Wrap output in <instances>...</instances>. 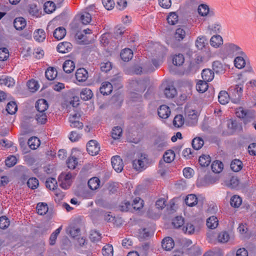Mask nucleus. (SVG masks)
Listing matches in <instances>:
<instances>
[{
  "mask_svg": "<svg viewBox=\"0 0 256 256\" xmlns=\"http://www.w3.org/2000/svg\"><path fill=\"white\" fill-rule=\"evenodd\" d=\"M231 101L238 104L240 101L243 92V86L242 84L231 86L228 89Z\"/></svg>",
  "mask_w": 256,
  "mask_h": 256,
  "instance_id": "nucleus-1",
  "label": "nucleus"
},
{
  "mask_svg": "<svg viewBox=\"0 0 256 256\" xmlns=\"http://www.w3.org/2000/svg\"><path fill=\"white\" fill-rule=\"evenodd\" d=\"M235 113L236 116L244 119V122L245 124L251 122L254 118V111L246 110L242 107L237 108Z\"/></svg>",
  "mask_w": 256,
  "mask_h": 256,
  "instance_id": "nucleus-2",
  "label": "nucleus"
},
{
  "mask_svg": "<svg viewBox=\"0 0 256 256\" xmlns=\"http://www.w3.org/2000/svg\"><path fill=\"white\" fill-rule=\"evenodd\" d=\"M72 175L70 172L62 173L58 178L60 186L65 190L68 188L72 184Z\"/></svg>",
  "mask_w": 256,
  "mask_h": 256,
  "instance_id": "nucleus-3",
  "label": "nucleus"
},
{
  "mask_svg": "<svg viewBox=\"0 0 256 256\" xmlns=\"http://www.w3.org/2000/svg\"><path fill=\"white\" fill-rule=\"evenodd\" d=\"M148 163V160L146 155L141 154L138 160H133L132 166L136 170L142 171L146 168Z\"/></svg>",
  "mask_w": 256,
  "mask_h": 256,
  "instance_id": "nucleus-4",
  "label": "nucleus"
},
{
  "mask_svg": "<svg viewBox=\"0 0 256 256\" xmlns=\"http://www.w3.org/2000/svg\"><path fill=\"white\" fill-rule=\"evenodd\" d=\"M186 121L190 126L195 125L198 122V112L194 110L185 108Z\"/></svg>",
  "mask_w": 256,
  "mask_h": 256,
  "instance_id": "nucleus-5",
  "label": "nucleus"
},
{
  "mask_svg": "<svg viewBox=\"0 0 256 256\" xmlns=\"http://www.w3.org/2000/svg\"><path fill=\"white\" fill-rule=\"evenodd\" d=\"M226 52L229 56H245L242 49L238 45L232 43H228L224 46Z\"/></svg>",
  "mask_w": 256,
  "mask_h": 256,
  "instance_id": "nucleus-6",
  "label": "nucleus"
},
{
  "mask_svg": "<svg viewBox=\"0 0 256 256\" xmlns=\"http://www.w3.org/2000/svg\"><path fill=\"white\" fill-rule=\"evenodd\" d=\"M86 150L90 154L96 156L100 152V146L96 140H90L87 144Z\"/></svg>",
  "mask_w": 256,
  "mask_h": 256,
  "instance_id": "nucleus-7",
  "label": "nucleus"
},
{
  "mask_svg": "<svg viewBox=\"0 0 256 256\" xmlns=\"http://www.w3.org/2000/svg\"><path fill=\"white\" fill-rule=\"evenodd\" d=\"M198 12L200 16L203 17L206 16H213L214 15V12L210 9L208 6L204 4L198 6Z\"/></svg>",
  "mask_w": 256,
  "mask_h": 256,
  "instance_id": "nucleus-8",
  "label": "nucleus"
},
{
  "mask_svg": "<svg viewBox=\"0 0 256 256\" xmlns=\"http://www.w3.org/2000/svg\"><path fill=\"white\" fill-rule=\"evenodd\" d=\"M112 165L113 168L118 172L122 171L124 168L122 160L120 156H116L112 157L111 159Z\"/></svg>",
  "mask_w": 256,
  "mask_h": 256,
  "instance_id": "nucleus-9",
  "label": "nucleus"
},
{
  "mask_svg": "<svg viewBox=\"0 0 256 256\" xmlns=\"http://www.w3.org/2000/svg\"><path fill=\"white\" fill-rule=\"evenodd\" d=\"M171 113L170 108L166 105H162L158 110V114L160 118L166 119L169 117Z\"/></svg>",
  "mask_w": 256,
  "mask_h": 256,
  "instance_id": "nucleus-10",
  "label": "nucleus"
},
{
  "mask_svg": "<svg viewBox=\"0 0 256 256\" xmlns=\"http://www.w3.org/2000/svg\"><path fill=\"white\" fill-rule=\"evenodd\" d=\"M76 77L80 82H85L88 78V72L84 68H78L76 72Z\"/></svg>",
  "mask_w": 256,
  "mask_h": 256,
  "instance_id": "nucleus-11",
  "label": "nucleus"
},
{
  "mask_svg": "<svg viewBox=\"0 0 256 256\" xmlns=\"http://www.w3.org/2000/svg\"><path fill=\"white\" fill-rule=\"evenodd\" d=\"M72 48V44L67 42L59 44L57 46V50L60 53L65 54L69 52Z\"/></svg>",
  "mask_w": 256,
  "mask_h": 256,
  "instance_id": "nucleus-12",
  "label": "nucleus"
},
{
  "mask_svg": "<svg viewBox=\"0 0 256 256\" xmlns=\"http://www.w3.org/2000/svg\"><path fill=\"white\" fill-rule=\"evenodd\" d=\"M174 242L173 239L170 237H166L162 242V248L166 250H170L174 246Z\"/></svg>",
  "mask_w": 256,
  "mask_h": 256,
  "instance_id": "nucleus-13",
  "label": "nucleus"
},
{
  "mask_svg": "<svg viewBox=\"0 0 256 256\" xmlns=\"http://www.w3.org/2000/svg\"><path fill=\"white\" fill-rule=\"evenodd\" d=\"M48 105L46 100L44 99L38 100L36 104V108L38 112H46L48 108Z\"/></svg>",
  "mask_w": 256,
  "mask_h": 256,
  "instance_id": "nucleus-14",
  "label": "nucleus"
},
{
  "mask_svg": "<svg viewBox=\"0 0 256 256\" xmlns=\"http://www.w3.org/2000/svg\"><path fill=\"white\" fill-rule=\"evenodd\" d=\"M210 42L212 47L218 48L222 44L223 39L220 35H214L210 38Z\"/></svg>",
  "mask_w": 256,
  "mask_h": 256,
  "instance_id": "nucleus-15",
  "label": "nucleus"
},
{
  "mask_svg": "<svg viewBox=\"0 0 256 256\" xmlns=\"http://www.w3.org/2000/svg\"><path fill=\"white\" fill-rule=\"evenodd\" d=\"M100 93L103 95H108L110 94L112 90V86L110 82H103L100 88Z\"/></svg>",
  "mask_w": 256,
  "mask_h": 256,
  "instance_id": "nucleus-16",
  "label": "nucleus"
},
{
  "mask_svg": "<svg viewBox=\"0 0 256 256\" xmlns=\"http://www.w3.org/2000/svg\"><path fill=\"white\" fill-rule=\"evenodd\" d=\"M202 77L203 81L206 82H210L214 78V72L210 69H204L202 72Z\"/></svg>",
  "mask_w": 256,
  "mask_h": 256,
  "instance_id": "nucleus-17",
  "label": "nucleus"
},
{
  "mask_svg": "<svg viewBox=\"0 0 256 256\" xmlns=\"http://www.w3.org/2000/svg\"><path fill=\"white\" fill-rule=\"evenodd\" d=\"M26 26V21L22 17H18L14 20V26L16 30H23Z\"/></svg>",
  "mask_w": 256,
  "mask_h": 256,
  "instance_id": "nucleus-18",
  "label": "nucleus"
},
{
  "mask_svg": "<svg viewBox=\"0 0 256 256\" xmlns=\"http://www.w3.org/2000/svg\"><path fill=\"white\" fill-rule=\"evenodd\" d=\"M218 98L220 103L224 105L228 103L230 99V96L229 92L222 90L219 93Z\"/></svg>",
  "mask_w": 256,
  "mask_h": 256,
  "instance_id": "nucleus-19",
  "label": "nucleus"
},
{
  "mask_svg": "<svg viewBox=\"0 0 256 256\" xmlns=\"http://www.w3.org/2000/svg\"><path fill=\"white\" fill-rule=\"evenodd\" d=\"M186 28L184 27H180L176 29L174 34V38L178 41L184 40L186 36Z\"/></svg>",
  "mask_w": 256,
  "mask_h": 256,
  "instance_id": "nucleus-20",
  "label": "nucleus"
},
{
  "mask_svg": "<svg viewBox=\"0 0 256 256\" xmlns=\"http://www.w3.org/2000/svg\"><path fill=\"white\" fill-rule=\"evenodd\" d=\"M184 202L188 206H194L198 203V198L194 194H188L184 198Z\"/></svg>",
  "mask_w": 256,
  "mask_h": 256,
  "instance_id": "nucleus-21",
  "label": "nucleus"
},
{
  "mask_svg": "<svg viewBox=\"0 0 256 256\" xmlns=\"http://www.w3.org/2000/svg\"><path fill=\"white\" fill-rule=\"evenodd\" d=\"M64 70L68 74L71 73L74 71L75 68V64L73 61L71 60H66L62 66Z\"/></svg>",
  "mask_w": 256,
  "mask_h": 256,
  "instance_id": "nucleus-22",
  "label": "nucleus"
},
{
  "mask_svg": "<svg viewBox=\"0 0 256 256\" xmlns=\"http://www.w3.org/2000/svg\"><path fill=\"white\" fill-rule=\"evenodd\" d=\"M34 39L38 42H42L46 38V33L42 29H38L34 33Z\"/></svg>",
  "mask_w": 256,
  "mask_h": 256,
  "instance_id": "nucleus-23",
  "label": "nucleus"
},
{
  "mask_svg": "<svg viewBox=\"0 0 256 256\" xmlns=\"http://www.w3.org/2000/svg\"><path fill=\"white\" fill-rule=\"evenodd\" d=\"M133 52L130 48H124L120 52V57L124 62H128L132 58Z\"/></svg>",
  "mask_w": 256,
  "mask_h": 256,
  "instance_id": "nucleus-24",
  "label": "nucleus"
},
{
  "mask_svg": "<svg viewBox=\"0 0 256 256\" xmlns=\"http://www.w3.org/2000/svg\"><path fill=\"white\" fill-rule=\"evenodd\" d=\"M93 96V93L92 90L88 88H86L82 90L80 93L81 98L84 100H90Z\"/></svg>",
  "mask_w": 256,
  "mask_h": 256,
  "instance_id": "nucleus-25",
  "label": "nucleus"
},
{
  "mask_svg": "<svg viewBox=\"0 0 256 256\" xmlns=\"http://www.w3.org/2000/svg\"><path fill=\"white\" fill-rule=\"evenodd\" d=\"M218 224V218L214 216L209 217L206 220V226L210 229H214L217 228Z\"/></svg>",
  "mask_w": 256,
  "mask_h": 256,
  "instance_id": "nucleus-26",
  "label": "nucleus"
},
{
  "mask_svg": "<svg viewBox=\"0 0 256 256\" xmlns=\"http://www.w3.org/2000/svg\"><path fill=\"white\" fill-rule=\"evenodd\" d=\"M66 34V30L62 27L60 26L55 30L54 32V36L58 40L62 39Z\"/></svg>",
  "mask_w": 256,
  "mask_h": 256,
  "instance_id": "nucleus-27",
  "label": "nucleus"
},
{
  "mask_svg": "<svg viewBox=\"0 0 256 256\" xmlns=\"http://www.w3.org/2000/svg\"><path fill=\"white\" fill-rule=\"evenodd\" d=\"M56 70L53 67L48 68L45 72L46 78L50 80H54L57 76Z\"/></svg>",
  "mask_w": 256,
  "mask_h": 256,
  "instance_id": "nucleus-28",
  "label": "nucleus"
},
{
  "mask_svg": "<svg viewBox=\"0 0 256 256\" xmlns=\"http://www.w3.org/2000/svg\"><path fill=\"white\" fill-rule=\"evenodd\" d=\"M242 163L241 160L238 159H234L232 161L230 164V168L232 170L235 172L240 171L242 168Z\"/></svg>",
  "mask_w": 256,
  "mask_h": 256,
  "instance_id": "nucleus-29",
  "label": "nucleus"
},
{
  "mask_svg": "<svg viewBox=\"0 0 256 256\" xmlns=\"http://www.w3.org/2000/svg\"><path fill=\"white\" fill-rule=\"evenodd\" d=\"M77 118V114L72 115L70 117V126L74 128H82L83 124L76 119Z\"/></svg>",
  "mask_w": 256,
  "mask_h": 256,
  "instance_id": "nucleus-30",
  "label": "nucleus"
},
{
  "mask_svg": "<svg viewBox=\"0 0 256 256\" xmlns=\"http://www.w3.org/2000/svg\"><path fill=\"white\" fill-rule=\"evenodd\" d=\"M196 46L198 50H202L208 44L207 40L204 36H198L196 40Z\"/></svg>",
  "mask_w": 256,
  "mask_h": 256,
  "instance_id": "nucleus-31",
  "label": "nucleus"
},
{
  "mask_svg": "<svg viewBox=\"0 0 256 256\" xmlns=\"http://www.w3.org/2000/svg\"><path fill=\"white\" fill-rule=\"evenodd\" d=\"M88 186L92 190L98 189L100 184V180L97 177H93L88 181Z\"/></svg>",
  "mask_w": 256,
  "mask_h": 256,
  "instance_id": "nucleus-32",
  "label": "nucleus"
},
{
  "mask_svg": "<svg viewBox=\"0 0 256 256\" xmlns=\"http://www.w3.org/2000/svg\"><path fill=\"white\" fill-rule=\"evenodd\" d=\"M198 162L201 166L206 167L211 162V158L209 155L202 154L200 156Z\"/></svg>",
  "mask_w": 256,
  "mask_h": 256,
  "instance_id": "nucleus-33",
  "label": "nucleus"
},
{
  "mask_svg": "<svg viewBox=\"0 0 256 256\" xmlns=\"http://www.w3.org/2000/svg\"><path fill=\"white\" fill-rule=\"evenodd\" d=\"M37 212L40 215H44L48 212V208L46 204L40 202L36 206Z\"/></svg>",
  "mask_w": 256,
  "mask_h": 256,
  "instance_id": "nucleus-34",
  "label": "nucleus"
},
{
  "mask_svg": "<svg viewBox=\"0 0 256 256\" xmlns=\"http://www.w3.org/2000/svg\"><path fill=\"white\" fill-rule=\"evenodd\" d=\"M174 152L172 150H166L163 156L164 161L167 163H170L172 162L174 160Z\"/></svg>",
  "mask_w": 256,
  "mask_h": 256,
  "instance_id": "nucleus-35",
  "label": "nucleus"
},
{
  "mask_svg": "<svg viewBox=\"0 0 256 256\" xmlns=\"http://www.w3.org/2000/svg\"><path fill=\"white\" fill-rule=\"evenodd\" d=\"M164 94L167 98H172L176 94V90L172 86H168L164 89Z\"/></svg>",
  "mask_w": 256,
  "mask_h": 256,
  "instance_id": "nucleus-36",
  "label": "nucleus"
},
{
  "mask_svg": "<svg viewBox=\"0 0 256 256\" xmlns=\"http://www.w3.org/2000/svg\"><path fill=\"white\" fill-rule=\"evenodd\" d=\"M40 140L35 136L30 138L28 142V144L32 150L36 149L40 146Z\"/></svg>",
  "mask_w": 256,
  "mask_h": 256,
  "instance_id": "nucleus-37",
  "label": "nucleus"
},
{
  "mask_svg": "<svg viewBox=\"0 0 256 256\" xmlns=\"http://www.w3.org/2000/svg\"><path fill=\"white\" fill-rule=\"evenodd\" d=\"M212 172L215 173H220L224 168V164L222 162L219 160L214 161L211 166Z\"/></svg>",
  "mask_w": 256,
  "mask_h": 256,
  "instance_id": "nucleus-38",
  "label": "nucleus"
},
{
  "mask_svg": "<svg viewBox=\"0 0 256 256\" xmlns=\"http://www.w3.org/2000/svg\"><path fill=\"white\" fill-rule=\"evenodd\" d=\"M208 82L202 80H200L196 84V89L200 93H204L208 88Z\"/></svg>",
  "mask_w": 256,
  "mask_h": 256,
  "instance_id": "nucleus-39",
  "label": "nucleus"
},
{
  "mask_svg": "<svg viewBox=\"0 0 256 256\" xmlns=\"http://www.w3.org/2000/svg\"><path fill=\"white\" fill-rule=\"evenodd\" d=\"M244 56H236L234 60V66L238 69L243 68L246 65V60L243 57Z\"/></svg>",
  "mask_w": 256,
  "mask_h": 256,
  "instance_id": "nucleus-40",
  "label": "nucleus"
},
{
  "mask_svg": "<svg viewBox=\"0 0 256 256\" xmlns=\"http://www.w3.org/2000/svg\"><path fill=\"white\" fill-rule=\"evenodd\" d=\"M78 164V158L74 156H70L66 161L68 167L69 168L74 170L76 168Z\"/></svg>",
  "mask_w": 256,
  "mask_h": 256,
  "instance_id": "nucleus-41",
  "label": "nucleus"
},
{
  "mask_svg": "<svg viewBox=\"0 0 256 256\" xmlns=\"http://www.w3.org/2000/svg\"><path fill=\"white\" fill-rule=\"evenodd\" d=\"M184 120L182 115L178 114L174 118L173 125L176 128H180L184 124Z\"/></svg>",
  "mask_w": 256,
  "mask_h": 256,
  "instance_id": "nucleus-42",
  "label": "nucleus"
},
{
  "mask_svg": "<svg viewBox=\"0 0 256 256\" xmlns=\"http://www.w3.org/2000/svg\"><path fill=\"white\" fill-rule=\"evenodd\" d=\"M166 20L168 24L174 25L178 22V16L176 12H171L168 16Z\"/></svg>",
  "mask_w": 256,
  "mask_h": 256,
  "instance_id": "nucleus-43",
  "label": "nucleus"
},
{
  "mask_svg": "<svg viewBox=\"0 0 256 256\" xmlns=\"http://www.w3.org/2000/svg\"><path fill=\"white\" fill-rule=\"evenodd\" d=\"M46 186L50 190H55L57 188V181L56 178H49L46 182Z\"/></svg>",
  "mask_w": 256,
  "mask_h": 256,
  "instance_id": "nucleus-44",
  "label": "nucleus"
},
{
  "mask_svg": "<svg viewBox=\"0 0 256 256\" xmlns=\"http://www.w3.org/2000/svg\"><path fill=\"white\" fill-rule=\"evenodd\" d=\"M242 202V198L238 195H234L230 198V204L232 207L238 208L241 205Z\"/></svg>",
  "mask_w": 256,
  "mask_h": 256,
  "instance_id": "nucleus-45",
  "label": "nucleus"
},
{
  "mask_svg": "<svg viewBox=\"0 0 256 256\" xmlns=\"http://www.w3.org/2000/svg\"><path fill=\"white\" fill-rule=\"evenodd\" d=\"M192 144L194 150H198L203 146L204 142V140L200 137L196 138L192 140Z\"/></svg>",
  "mask_w": 256,
  "mask_h": 256,
  "instance_id": "nucleus-46",
  "label": "nucleus"
},
{
  "mask_svg": "<svg viewBox=\"0 0 256 256\" xmlns=\"http://www.w3.org/2000/svg\"><path fill=\"white\" fill-rule=\"evenodd\" d=\"M35 118L38 124H44L47 121V116L46 112H38Z\"/></svg>",
  "mask_w": 256,
  "mask_h": 256,
  "instance_id": "nucleus-47",
  "label": "nucleus"
},
{
  "mask_svg": "<svg viewBox=\"0 0 256 256\" xmlns=\"http://www.w3.org/2000/svg\"><path fill=\"white\" fill-rule=\"evenodd\" d=\"M56 10L55 4L51 1H48L44 4V10L47 14H51Z\"/></svg>",
  "mask_w": 256,
  "mask_h": 256,
  "instance_id": "nucleus-48",
  "label": "nucleus"
},
{
  "mask_svg": "<svg viewBox=\"0 0 256 256\" xmlns=\"http://www.w3.org/2000/svg\"><path fill=\"white\" fill-rule=\"evenodd\" d=\"M18 110V106L14 102H9L6 106V110L9 114H14Z\"/></svg>",
  "mask_w": 256,
  "mask_h": 256,
  "instance_id": "nucleus-49",
  "label": "nucleus"
},
{
  "mask_svg": "<svg viewBox=\"0 0 256 256\" xmlns=\"http://www.w3.org/2000/svg\"><path fill=\"white\" fill-rule=\"evenodd\" d=\"M62 229V226L56 230L50 235V244L53 246L55 244L56 240Z\"/></svg>",
  "mask_w": 256,
  "mask_h": 256,
  "instance_id": "nucleus-50",
  "label": "nucleus"
},
{
  "mask_svg": "<svg viewBox=\"0 0 256 256\" xmlns=\"http://www.w3.org/2000/svg\"><path fill=\"white\" fill-rule=\"evenodd\" d=\"M184 61V56L182 54H176L172 58V64L176 66L182 65Z\"/></svg>",
  "mask_w": 256,
  "mask_h": 256,
  "instance_id": "nucleus-51",
  "label": "nucleus"
},
{
  "mask_svg": "<svg viewBox=\"0 0 256 256\" xmlns=\"http://www.w3.org/2000/svg\"><path fill=\"white\" fill-rule=\"evenodd\" d=\"M122 129L120 126H115L112 130V136L114 140L118 139L122 136Z\"/></svg>",
  "mask_w": 256,
  "mask_h": 256,
  "instance_id": "nucleus-52",
  "label": "nucleus"
},
{
  "mask_svg": "<svg viewBox=\"0 0 256 256\" xmlns=\"http://www.w3.org/2000/svg\"><path fill=\"white\" fill-rule=\"evenodd\" d=\"M67 233L72 237L75 238L80 234V228L76 226H70L66 230Z\"/></svg>",
  "mask_w": 256,
  "mask_h": 256,
  "instance_id": "nucleus-53",
  "label": "nucleus"
},
{
  "mask_svg": "<svg viewBox=\"0 0 256 256\" xmlns=\"http://www.w3.org/2000/svg\"><path fill=\"white\" fill-rule=\"evenodd\" d=\"M80 20L84 24H89L92 20V16L90 14L86 12H82L80 15Z\"/></svg>",
  "mask_w": 256,
  "mask_h": 256,
  "instance_id": "nucleus-54",
  "label": "nucleus"
},
{
  "mask_svg": "<svg viewBox=\"0 0 256 256\" xmlns=\"http://www.w3.org/2000/svg\"><path fill=\"white\" fill-rule=\"evenodd\" d=\"M133 208L136 210H139L144 206V200L140 198H136L132 204Z\"/></svg>",
  "mask_w": 256,
  "mask_h": 256,
  "instance_id": "nucleus-55",
  "label": "nucleus"
},
{
  "mask_svg": "<svg viewBox=\"0 0 256 256\" xmlns=\"http://www.w3.org/2000/svg\"><path fill=\"white\" fill-rule=\"evenodd\" d=\"M38 180L36 178H30L27 182L28 186L32 190L36 189L38 186Z\"/></svg>",
  "mask_w": 256,
  "mask_h": 256,
  "instance_id": "nucleus-56",
  "label": "nucleus"
},
{
  "mask_svg": "<svg viewBox=\"0 0 256 256\" xmlns=\"http://www.w3.org/2000/svg\"><path fill=\"white\" fill-rule=\"evenodd\" d=\"M27 86L32 92L36 91L39 88V85L38 82L34 80H30L27 83Z\"/></svg>",
  "mask_w": 256,
  "mask_h": 256,
  "instance_id": "nucleus-57",
  "label": "nucleus"
},
{
  "mask_svg": "<svg viewBox=\"0 0 256 256\" xmlns=\"http://www.w3.org/2000/svg\"><path fill=\"white\" fill-rule=\"evenodd\" d=\"M102 254L104 256H112V246L110 244H106L104 246L102 249Z\"/></svg>",
  "mask_w": 256,
  "mask_h": 256,
  "instance_id": "nucleus-58",
  "label": "nucleus"
},
{
  "mask_svg": "<svg viewBox=\"0 0 256 256\" xmlns=\"http://www.w3.org/2000/svg\"><path fill=\"white\" fill-rule=\"evenodd\" d=\"M101 234L98 231L92 230L90 232V238L93 242H96L100 240Z\"/></svg>",
  "mask_w": 256,
  "mask_h": 256,
  "instance_id": "nucleus-59",
  "label": "nucleus"
},
{
  "mask_svg": "<svg viewBox=\"0 0 256 256\" xmlns=\"http://www.w3.org/2000/svg\"><path fill=\"white\" fill-rule=\"evenodd\" d=\"M172 224L175 228H178L184 225V220L182 216H176L173 220Z\"/></svg>",
  "mask_w": 256,
  "mask_h": 256,
  "instance_id": "nucleus-60",
  "label": "nucleus"
},
{
  "mask_svg": "<svg viewBox=\"0 0 256 256\" xmlns=\"http://www.w3.org/2000/svg\"><path fill=\"white\" fill-rule=\"evenodd\" d=\"M218 242H226L230 239V236L226 232H222L218 236Z\"/></svg>",
  "mask_w": 256,
  "mask_h": 256,
  "instance_id": "nucleus-61",
  "label": "nucleus"
},
{
  "mask_svg": "<svg viewBox=\"0 0 256 256\" xmlns=\"http://www.w3.org/2000/svg\"><path fill=\"white\" fill-rule=\"evenodd\" d=\"M9 57V52L6 48H0V60L4 61Z\"/></svg>",
  "mask_w": 256,
  "mask_h": 256,
  "instance_id": "nucleus-62",
  "label": "nucleus"
},
{
  "mask_svg": "<svg viewBox=\"0 0 256 256\" xmlns=\"http://www.w3.org/2000/svg\"><path fill=\"white\" fill-rule=\"evenodd\" d=\"M208 28L214 33L218 34L221 32L222 26L219 22H216L212 26H209Z\"/></svg>",
  "mask_w": 256,
  "mask_h": 256,
  "instance_id": "nucleus-63",
  "label": "nucleus"
},
{
  "mask_svg": "<svg viewBox=\"0 0 256 256\" xmlns=\"http://www.w3.org/2000/svg\"><path fill=\"white\" fill-rule=\"evenodd\" d=\"M17 159L14 156H10L5 160L6 164L8 167H12L16 164Z\"/></svg>",
  "mask_w": 256,
  "mask_h": 256,
  "instance_id": "nucleus-64",
  "label": "nucleus"
}]
</instances>
